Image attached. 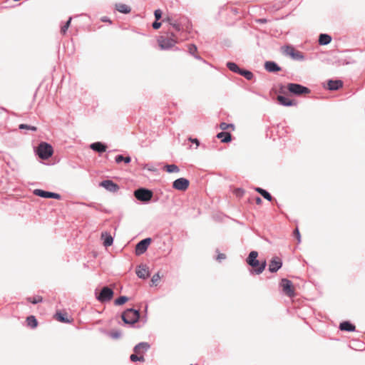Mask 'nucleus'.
<instances>
[{
	"label": "nucleus",
	"instance_id": "nucleus-21",
	"mask_svg": "<svg viewBox=\"0 0 365 365\" xmlns=\"http://www.w3.org/2000/svg\"><path fill=\"white\" fill-rule=\"evenodd\" d=\"M277 98L279 104H281L282 106H292L296 105V103L294 101L287 98L283 96H278Z\"/></svg>",
	"mask_w": 365,
	"mask_h": 365
},
{
	"label": "nucleus",
	"instance_id": "nucleus-51",
	"mask_svg": "<svg viewBox=\"0 0 365 365\" xmlns=\"http://www.w3.org/2000/svg\"><path fill=\"white\" fill-rule=\"evenodd\" d=\"M260 21L264 22V21H266V20L265 19H262V20H260Z\"/></svg>",
	"mask_w": 365,
	"mask_h": 365
},
{
	"label": "nucleus",
	"instance_id": "nucleus-18",
	"mask_svg": "<svg viewBox=\"0 0 365 365\" xmlns=\"http://www.w3.org/2000/svg\"><path fill=\"white\" fill-rule=\"evenodd\" d=\"M343 83L340 80H329L328 81V89L330 91H336L341 88Z\"/></svg>",
	"mask_w": 365,
	"mask_h": 365
},
{
	"label": "nucleus",
	"instance_id": "nucleus-25",
	"mask_svg": "<svg viewBox=\"0 0 365 365\" xmlns=\"http://www.w3.org/2000/svg\"><path fill=\"white\" fill-rule=\"evenodd\" d=\"M331 37L329 35L325 34H320L319 38V43L320 45H327L331 42Z\"/></svg>",
	"mask_w": 365,
	"mask_h": 365
},
{
	"label": "nucleus",
	"instance_id": "nucleus-42",
	"mask_svg": "<svg viewBox=\"0 0 365 365\" xmlns=\"http://www.w3.org/2000/svg\"><path fill=\"white\" fill-rule=\"evenodd\" d=\"M155 18L158 21L162 16V11L160 9H156L154 12Z\"/></svg>",
	"mask_w": 365,
	"mask_h": 365
},
{
	"label": "nucleus",
	"instance_id": "nucleus-33",
	"mask_svg": "<svg viewBox=\"0 0 365 365\" xmlns=\"http://www.w3.org/2000/svg\"><path fill=\"white\" fill-rule=\"evenodd\" d=\"M27 300L31 303L36 304L39 302H41L43 301V298L41 296H36L34 297H29Z\"/></svg>",
	"mask_w": 365,
	"mask_h": 365
},
{
	"label": "nucleus",
	"instance_id": "nucleus-12",
	"mask_svg": "<svg viewBox=\"0 0 365 365\" xmlns=\"http://www.w3.org/2000/svg\"><path fill=\"white\" fill-rule=\"evenodd\" d=\"M281 286L283 292L289 297H292L294 294L292 288V283L287 279H282L281 282Z\"/></svg>",
	"mask_w": 365,
	"mask_h": 365
},
{
	"label": "nucleus",
	"instance_id": "nucleus-34",
	"mask_svg": "<svg viewBox=\"0 0 365 365\" xmlns=\"http://www.w3.org/2000/svg\"><path fill=\"white\" fill-rule=\"evenodd\" d=\"M108 335L113 339H118L121 336V331L119 330L113 331Z\"/></svg>",
	"mask_w": 365,
	"mask_h": 365
},
{
	"label": "nucleus",
	"instance_id": "nucleus-41",
	"mask_svg": "<svg viewBox=\"0 0 365 365\" xmlns=\"http://www.w3.org/2000/svg\"><path fill=\"white\" fill-rule=\"evenodd\" d=\"M294 235L297 238L298 243H300L301 242V235H300L298 228H296L294 230Z\"/></svg>",
	"mask_w": 365,
	"mask_h": 365
},
{
	"label": "nucleus",
	"instance_id": "nucleus-9",
	"mask_svg": "<svg viewBox=\"0 0 365 365\" xmlns=\"http://www.w3.org/2000/svg\"><path fill=\"white\" fill-rule=\"evenodd\" d=\"M190 182L188 180L184 178H180L173 182V187L178 190L185 191L188 188Z\"/></svg>",
	"mask_w": 365,
	"mask_h": 365
},
{
	"label": "nucleus",
	"instance_id": "nucleus-45",
	"mask_svg": "<svg viewBox=\"0 0 365 365\" xmlns=\"http://www.w3.org/2000/svg\"><path fill=\"white\" fill-rule=\"evenodd\" d=\"M173 28L176 30V31H180L181 29V27H180V25L179 24H176V23H171L170 24Z\"/></svg>",
	"mask_w": 365,
	"mask_h": 365
},
{
	"label": "nucleus",
	"instance_id": "nucleus-20",
	"mask_svg": "<svg viewBox=\"0 0 365 365\" xmlns=\"http://www.w3.org/2000/svg\"><path fill=\"white\" fill-rule=\"evenodd\" d=\"M339 329L341 331L351 332L355 331V326L350 323L349 322L345 321L339 324Z\"/></svg>",
	"mask_w": 365,
	"mask_h": 365
},
{
	"label": "nucleus",
	"instance_id": "nucleus-13",
	"mask_svg": "<svg viewBox=\"0 0 365 365\" xmlns=\"http://www.w3.org/2000/svg\"><path fill=\"white\" fill-rule=\"evenodd\" d=\"M101 186L103 187L106 190L110 192H117L119 190V186L110 180H106L101 182Z\"/></svg>",
	"mask_w": 365,
	"mask_h": 365
},
{
	"label": "nucleus",
	"instance_id": "nucleus-26",
	"mask_svg": "<svg viewBox=\"0 0 365 365\" xmlns=\"http://www.w3.org/2000/svg\"><path fill=\"white\" fill-rule=\"evenodd\" d=\"M255 191L259 193L264 199L271 201L272 199V195L265 190L261 187H256Z\"/></svg>",
	"mask_w": 365,
	"mask_h": 365
},
{
	"label": "nucleus",
	"instance_id": "nucleus-7",
	"mask_svg": "<svg viewBox=\"0 0 365 365\" xmlns=\"http://www.w3.org/2000/svg\"><path fill=\"white\" fill-rule=\"evenodd\" d=\"M113 291L108 287H103L96 299L101 302L110 301L113 296Z\"/></svg>",
	"mask_w": 365,
	"mask_h": 365
},
{
	"label": "nucleus",
	"instance_id": "nucleus-29",
	"mask_svg": "<svg viewBox=\"0 0 365 365\" xmlns=\"http://www.w3.org/2000/svg\"><path fill=\"white\" fill-rule=\"evenodd\" d=\"M115 160L116 163H120L123 161L125 163L128 164L131 161V158L130 156L124 157L122 155H118L115 157Z\"/></svg>",
	"mask_w": 365,
	"mask_h": 365
},
{
	"label": "nucleus",
	"instance_id": "nucleus-46",
	"mask_svg": "<svg viewBox=\"0 0 365 365\" xmlns=\"http://www.w3.org/2000/svg\"><path fill=\"white\" fill-rule=\"evenodd\" d=\"M226 258V256L225 254L220 253L217 257V260L221 261L222 259H225Z\"/></svg>",
	"mask_w": 365,
	"mask_h": 365
},
{
	"label": "nucleus",
	"instance_id": "nucleus-40",
	"mask_svg": "<svg viewBox=\"0 0 365 365\" xmlns=\"http://www.w3.org/2000/svg\"><path fill=\"white\" fill-rule=\"evenodd\" d=\"M229 127H234V125L232 124H227L226 123H221L220 125V128L222 130H227Z\"/></svg>",
	"mask_w": 365,
	"mask_h": 365
},
{
	"label": "nucleus",
	"instance_id": "nucleus-27",
	"mask_svg": "<svg viewBox=\"0 0 365 365\" xmlns=\"http://www.w3.org/2000/svg\"><path fill=\"white\" fill-rule=\"evenodd\" d=\"M227 67L232 72L236 73H240V71L242 68H239V66L234 62H227Z\"/></svg>",
	"mask_w": 365,
	"mask_h": 365
},
{
	"label": "nucleus",
	"instance_id": "nucleus-35",
	"mask_svg": "<svg viewBox=\"0 0 365 365\" xmlns=\"http://www.w3.org/2000/svg\"><path fill=\"white\" fill-rule=\"evenodd\" d=\"M72 18L70 17L68 20L66 22L65 25H63L61 27V32L62 34H65L70 26Z\"/></svg>",
	"mask_w": 365,
	"mask_h": 365
},
{
	"label": "nucleus",
	"instance_id": "nucleus-3",
	"mask_svg": "<svg viewBox=\"0 0 365 365\" xmlns=\"http://www.w3.org/2000/svg\"><path fill=\"white\" fill-rule=\"evenodd\" d=\"M52 146L45 142H41L37 148V154L40 158L46 160L53 155Z\"/></svg>",
	"mask_w": 365,
	"mask_h": 365
},
{
	"label": "nucleus",
	"instance_id": "nucleus-16",
	"mask_svg": "<svg viewBox=\"0 0 365 365\" xmlns=\"http://www.w3.org/2000/svg\"><path fill=\"white\" fill-rule=\"evenodd\" d=\"M150 347V346L148 342H140L135 346L133 350L136 354H140L146 352Z\"/></svg>",
	"mask_w": 365,
	"mask_h": 365
},
{
	"label": "nucleus",
	"instance_id": "nucleus-4",
	"mask_svg": "<svg viewBox=\"0 0 365 365\" xmlns=\"http://www.w3.org/2000/svg\"><path fill=\"white\" fill-rule=\"evenodd\" d=\"M283 54L285 56H289L294 61H304V56L303 53L297 50H296L292 46H286L282 48Z\"/></svg>",
	"mask_w": 365,
	"mask_h": 365
},
{
	"label": "nucleus",
	"instance_id": "nucleus-6",
	"mask_svg": "<svg viewBox=\"0 0 365 365\" xmlns=\"http://www.w3.org/2000/svg\"><path fill=\"white\" fill-rule=\"evenodd\" d=\"M288 91L294 95L300 96L302 94H309L310 89L301 84L289 83L287 84Z\"/></svg>",
	"mask_w": 365,
	"mask_h": 365
},
{
	"label": "nucleus",
	"instance_id": "nucleus-17",
	"mask_svg": "<svg viewBox=\"0 0 365 365\" xmlns=\"http://www.w3.org/2000/svg\"><path fill=\"white\" fill-rule=\"evenodd\" d=\"M264 68L269 72H277L281 71V68L274 61H267L264 63Z\"/></svg>",
	"mask_w": 365,
	"mask_h": 365
},
{
	"label": "nucleus",
	"instance_id": "nucleus-48",
	"mask_svg": "<svg viewBox=\"0 0 365 365\" xmlns=\"http://www.w3.org/2000/svg\"><path fill=\"white\" fill-rule=\"evenodd\" d=\"M256 203H257V205H259V204H261V203H262V199H261L259 197H256Z\"/></svg>",
	"mask_w": 365,
	"mask_h": 365
},
{
	"label": "nucleus",
	"instance_id": "nucleus-28",
	"mask_svg": "<svg viewBox=\"0 0 365 365\" xmlns=\"http://www.w3.org/2000/svg\"><path fill=\"white\" fill-rule=\"evenodd\" d=\"M26 322L29 327L35 328L37 327V320L34 316H29L26 318Z\"/></svg>",
	"mask_w": 365,
	"mask_h": 365
},
{
	"label": "nucleus",
	"instance_id": "nucleus-2",
	"mask_svg": "<svg viewBox=\"0 0 365 365\" xmlns=\"http://www.w3.org/2000/svg\"><path fill=\"white\" fill-rule=\"evenodd\" d=\"M122 320L125 324L133 325L138 322L140 319V312L138 310L130 308L127 309L121 315Z\"/></svg>",
	"mask_w": 365,
	"mask_h": 365
},
{
	"label": "nucleus",
	"instance_id": "nucleus-23",
	"mask_svg": "<svg viewBox=\"0 0 365 365\" xmlns=\"http://www.w3.org/2000/svg\"><path fill=\"white\" fill-rule=\"evenodd\" d=\"M101 237L103 239V245L105 247H109L112 245L113 242V238L110 234H108L107 232H103L101 234Z\"/></svg>",
	"mask_w": 365,
	"mask_h": 365
},
{
	"label": "nucleus",
	"instance_id": "nucleus-15",
	"mask_svg": "<svg viewBox=\"0 0 365 365\" xmlns=\"http://www.w3.org/2000/svg\"><path fill=\"white\" fill-rule=\"evenodd\" d=\"M136 274L140 279H146L149 277L148 267L145 264H140L136 268Z\"/></svg>",
	"mask_w": 365,
	"mask_h": 365
},
{
	"label": "nucleus",
	"instance_id": "nucleus-47",
	"mask_svg": "<svg viewBox=\"0 0 365 365\" xmlns=\"http://www.w3.org/2000/svg\"><path fill=\"white\" fill-rule=\"evenodd\" d=\"M189 140H190L192 143H195V144H196V145H197V147L200 145V142H199V140H198L197 138H194V139H192V138H189Z\"/></svg>",
	"mask_w": 365,
	"mask_h": 365
},
{
	"label": "nucleus",
	"instance_id": "nucleus-14",
	"mask_svg": "<svg viewBox=\"0 0 365 365\" xmlns=\"http://www.w3.org/2000/svg\"><path fill=\"white\" fill-rule=\"evenodd\" d=\"M282 260L277 257H274L269 262V271L272 273L276 272L282 267Z\"/></svg>",
	"mask_w": 365,
	"mask_h": 365
},
{
	"label": "nucleus",
	"instance_id": "nucleus-22",
	"mask_svg": "<svg viewBox=\"0 0 365 365\" xmlns=\"http://www.w3.org/2000/svg\"><path fill=\"white\" fill-rule=\"evenodd\" d=\"M115 9L122 14H129L131 11L130 7L125 4L118 3L115 4Z\"/></svg>",
	"mask_w": 365,
	"mask_h": 365
},
{
	"label": "nucleus",
	"instance_id": "nucleus-11",
	"mask_svg": "<svg viewBox=\"0 0 365 365\" xmlns=\"http://www.w3.org/2000/svg\"><path fill=\"white\" fill-rule=\"evenodd\" d=\"M34 194L43 198H53L56 200L61 199V195L56 192L45 191L40 189H36L34 190Z\"/></svg>",
	"mask_w": 365,
	"mask_h": 365
},
{
	"label": "nucleus",
	"instance_id": "nucleus-32",
	"mask_svg": "<svg viewBox=\"0 0 365 365\" xmlns=\"http://www.w3.org/2000/svg\"><path fill=\"white\" fill-rule=\"evenodd\" d=\"M128 300V298L125 296H120L118 299H116L114 302L115 305H122L125 304Z\"/></svg>",
	"mask_w": 365,
	"mask_h": 365
},
{
	"label": "nucleus",
	"instance_id": "nucleus-50",
	"mask_svg": "<svg viewBox=\"0 0 365 365\" xmlns=\"http://www.w3.org/2000/svg\"><path fill=\"white\" fill-rule=\"evenodd\" d=\"M194 57L196 58V59H201L200 56H197V55H193Z\"/></svg>",
	"mask_w": 365,
	"mask_h": 365
},
{
	"label": "nucleus",
	"instance_id": "nucleus-31",
	"mask_svg": "<svg viewBox=\"0 0 365 365\" xmlns=\"http://www.w3.org/2000/svg\"><path fill=\"white\" fill-rule=\"evenodd\" d=\"M165 168L169 173H178L180 171L179 168L175 164L166 165Z\"/></svg>",
	"mask_w": 365,
	"mask_h": 365
},
{
	"label": "nucleus",
	"instance_id": "nucleus-24",
	"mask_svg": "<svg viewBox=\"0 0 365 365\" xmlns=\"http://www.w3.org/2000/svg\"><path fill=\"white\" fill-rule=\"evenodd\" d=\"M217 138L220 139L222 143H229L232 140L231 134L227 132H220L217 133Z\"/></svg>",
	"mask_w": 365,
	"mask_h": 365
},
{
	"label": "nucleus",
	"instance_id": "nucleus-49",
	"mask_svg": "<svg viewBox=\"0 0 365 365\" xmlns=\"http://www.w3.org/2000/svg\"><path fill=\"white\" fill-rule=\"evenodd\" d=\"M101 20H102V21H103V22H107V21L110 22V20L108 19V17H106V16L103 17Z\"/></svg>",
	"mask_w": 365,
	"mask_h": 365
},
{
	"label": "nucleus",
	"instance_id": "nucleus-39",
	"mask_svg": "<svg viewBox=\"0 0 365 365\" xmlns=\"http://www.w3.org/2000/svg\"><path fill=\"white\" fill-rule=\"evenodd\" d=\"M197 49V46L195 44H190L188 47V51L191 55H195Z\"/></svg>",
	"mask_w": 365,
	"mask_h": 365
},
{
	"label": "nucleus",
	"instance_id": "nucleus-43",
	"mask_svg": "<svg viewBox=\"0 0 365 365\" xmlns=\"http://www.w3.org/2000/svg\"><path fill=\"white\" fill-rule=\"evenodd\" d=\"M160 279V275H159V273H156L155 274L152 279H151V282L152 283L154 284H155L158 280Z\"/></svg>",
	"mask_w": 365,
	"mask_h": 365
},
{
	"label": "nucleus",
	"instance_id": "nucleus-19",
	"mask_svg": "<svg viewBox=\"0 0 365 365\" xmlns=\"http://www.w3.org/2000/svg\"><path fill=\"white\" fill-rule=\"evenodd\" d=\"M90 148L99 153H103L106 150V145H105L103 143L101 142H96L93 143H91L90 145Z\"/></svg>",
	"mask_w": 365,
	"mask_h": 365
},
{
	"label": "nucleus",
	"instance_id": "nucleus-37",
	"mask_svg": "<svg viewBox=\"0 0 365 365\" xmlns=\"http://www.w3.org/2000/svg\"><path fill=\"white\" fill-rule=\"evenodd\" d=\"M130 359L132 361L135 362V361H145V359L143 356H138L137 354H131L130 356Z\"/></svg>",
	"mask_w": 365,
	"mask_h": 365
},
{
	"label": "nucleus",
	"instance_id": "nucleus-10",
	"mask_svg": "<svg viewBox=\"0 0 365 365\" xmlns=\"http://www.w3.org/2000/svg\"><path fill=\"white\" fill-rule=\"evenodd\" d=\"M151 242L150 238H145L140 241L135 246V254L136 255H140L143 254L147 250L149 245Z\"/></svg>",
	"mask_w": 365,
	"mask_h": 365
},
{
	"label": "nucleus",
	"instance_id": "nucleus-38",
	"mask_svg": "<svg viewBox=\"0 0 365 365\" xmlns=\"http://www.w3.org/2000/svg\"><path fill=\"white\" fill-rule=\"evenodd\" d=\"M56 319L61 322H64V323L69 322V320L64 316V314H63L61 313L56 314Z\"/></svg>",
	"mask_w": 365,
	"mask_h": 365
},
{
	"label": "nucleus",
	"instance_id": "nucleus-36",
	"mask_svg": "<svg viewBox=\"0 0 365 365\" xmlns=\"http://www.w3.org/2000/svg\"><path fill=\"white\" fill-rule=\"evenodd\" d=\"M19 128L21 130H22V129L31 130L32 131H36L37 130L36 127L32 126V125H29L26 124H20L19 126Z\"/></svg>",
	"mask_w": 365,
	"mask_h": 365
},
{
	"label": "nucleus",
	"instance_id": "nucleus-1",
	"mask_svg": "<svg viewBox=\"0 0 365 365\" xmlns=\"http://www.w3.org/2000/svg\"><path fill=\"white\" fill-rule=\"evenodd\" d=\"M257 256H258L257 252H256V251L250 252V253L249 254L248 257L247 258V262L252 267H257V268L255 269V272L257 274H259L265 269L267 263H266V261H264V262L259 263V262L257 259Z\"/></svg>",
	"mask_w": 365,
	"mask_h": 365
},
{
	"label": "nucleus",
	"instance_id": "nucleus-44",
	"mask_svg": "<svg viewBox=\"0 0 365 365\" xmlns=\"http://www.w3.org/2000/svg\"><path fill=\"white\" fill-rule=\"evenodd\" d=\"M152 26H153V28L154 29H158L160 27V26H161V23H160V22H158V21L156 20L155 22H153V25H152Z\"/></svg>",
	"mask_w": 365,
	"mask_h": 365
},
{
	"label": "nucleus",
	"instance_id": "nucleus-5",
	"mask_svg": "<svg viewBox=\"0 0 365 365\" xmlns=\"http://www.w3.org/2000/svg\"><path fill=\"white\" fill-rule=\"evenodd\" d=\"M153 193L151 190L146 188H139L135 190L134 196L141 202H148L153 197Z\"/></svg>",
	"mask_w": 365,
	"mask_h": 365
},
{
	"label": "nucleus",
	"instance_id": "nucleus-8",
	"mask_svg": "<svg viewBox=\"0 0 365 365\" xmlns=\"http://www.w3.org/2000/svg\"><path fill=\"white\" fill-rule=\"evenodd\" d=\"M158 43L161 49L168 50L175 46L176 41L173 38L160 36L158 40Z\"/></svg>",
	"mask_w": 365,
	"mask_h": 365
},
{
	"label": "nucleus",
	"instance_id": "nucleus-30",
	"mask_svg": "<svg viewBox=\"0 0 365 365\" xmlns=\"http://www.w3.org/2000/svg\"><path fill=\"white\" fill-rule=\"evenodd\" d=\"M239 74L245 77L247 80H252L254 77L251 71L245 69H241Z\"/></svg>",
	"mask_w": 365,
	"mask_h": 365
}]
</instances>
